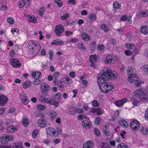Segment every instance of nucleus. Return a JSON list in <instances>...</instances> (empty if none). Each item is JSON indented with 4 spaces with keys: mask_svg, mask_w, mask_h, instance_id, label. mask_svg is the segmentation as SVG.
<instances>
[{
    "mask_svg": "<svg viewBox=\"0 0 148 148\" xmlns=\"http://www.w3.org/2000/svg\"><path fill=\"white\" fill-rule=\"evenodd\" d=\"M148 86L146 88L145 91H143L140 89L136 90L135 92V95L137 98L140 99L142 102H145L148 101Z\"/></svg>",
    "mask_w": 148,
    "mask_h": 148,
    "instance_id": "7ed1b4c3",
    "label": "nucleus"
},
{
    "mask_svg": "<svg viewBox=\"0 0 148 148\" xmlns=\"http://www.w3.org/2000/svg\"><path fill=\"white\" fill-rule=\"evenodd\" d=\"M49 88V85L46 83H43L40 86V89L42 94L48 92Z\"/></svg>",
    "mask_w": 148,
    "mask_h": 148,
    "instance_id": "9b49d317",
    "label": "nucleus"
},
{
    "mask_svg": "<svg viewBox=\"0 0 148 148\" xmlns=\"http://www.w3.org/2000/svg\"><path fill=\"white\" fill-rule=\"evenodd\" d=\"M45 106L44 105L39 104L37 106V108L38 109L41 111H43L45 109Z\"/></svg>",
    "mask_w": 148,
    "mask_h": 148,
    "instance_id": "a18cd8bd",
    "label": "nucleus"
},
{
    "mask_svg": "<svg viewBox=\"0 0 148 148\" xmlns=\"http://www.w3.org/2000/svg\"><path fill=\"white\" fill-rule=\"evenodd\" d=\"M54 130V129L53 127H49L46 130L47 134L51 135L53 130Z\"/></svg>",
    "mask_w": 148,
    "mask_h": 148,
    "instance_id": "c9c22d12",
    "label": "nucleus"
},
{
    "mask_svg": "<svg viewBox=\"0 0 148 148\" xmlns=\"http://www.w3.org/2000/svg\"><path fill=\"white\" fill-rule=\"evenodd\" d=\"M31 84V82L29 81L25 82L23 84V88L25 89H26L29 87Z\"/></svg>",
    "mask_w": 148,
    "mask_h": 148,
    "instance_id": "4c0bfd02",
    "label": "nucleus"
},
{
    "mask_svg": "<svg viewBox=\"0 0 148 148\" xmlns=\"http://www.w3.org/2000/svg\"><path fill=\"white\" fill-rule=\"evenodd\" d=\"M47 96H48V92L42 94L39 97L40 101L42 102L47 103L49 104H51V99H49L48 98L45 97Z\"/></svg>",
    "mask_w": 148,
    "mask_h": 148,
    "instance_id": "423d86ee",
    "label": "nucleus"
},
{
    "mask_svg": "<svg viewBox=\"0 0 148 148\" xmlns=\"http://www.w3.org/2000/svg\"><path fill=\"white\" fill-rule=\"evenodd\" d=\"M76 112L78 113H83L84 110L82 109L77 108L76 109Z\"/></svg>",
    "mask_w": 148,
    "mask_h": 148,
    "instance_id": "e2e57ef3",
    "label": "nucleus"
},
{
    "mask_svg": "<svg viewBox=\"0 0 148 148\" xmlns=\"http://www.w3.org/2000/svg\"><path fill=\"white\" fill-rule=\"evenodd\" d=\"M100 117H97L95 119V124L97 125H99L100 124Z\"/></svg>",
    "mask_w": 148,
    "mask_h": 148,
    "instance_id": "5fc2aeb1",
    "label": "nucleus"
},
{
    "mask_svg": "<svg viewBox=\"0 0 148 148\" xmlns=\"http://www.w3.org/2000/svg\"><path fill=\"white\" fill-rule=\"evenodd\" d=\"M140 123L137 120H135L132 122L130 123V127L134 130H136L139 127Z\"/></svg>",
    "mask_w": 148,
    "mask_h": 148,
    "instance_id": "6e6552de",
    "label": "nucleus"
},
{
    "mask_svg": "<svg viewBox=\"0 0 148 148\" xmlns=\"http://www.w3.org/2000/svg\"><path fill=\"white\" fill-rule=\"evenodd\" d=\"M127 19V15H123L121 18V21H126Z\"/></svg>",
    "mask_w": 148,
    "mask_h": 148,
    "instance_id": "0e129e2a",
    "label": "nucleus"
},
{
    "mask_svg": "<svg viewBox=\"0 0 148 148\" xmlns=\"http://www.w3.org/2000/svg\"><path fill=\"white\" fill-rule=\"evenodd\" d=\"M94 131L95 134L98 136L100 135V133L98 129L97 128H95L94 130Z\"/></svg>",
    "mask_w": 148,
    "mask_h": 148,
    "instance_id": "603ef678",
    "label": "nucleus"
},
{
    "mask_svg": "<svg viewBox=\"0 0 148 148\" xmlns=\"http://www.w3.org/2000/svg\"><path fill=\"white\" fill-rule=\"evenodd\" d=\"M78 119L79 120H82L83 119H89L85 114H80L79 115L77 116Z\"/></svg>",
    "mask_w": 148,
    "mask_h": 148,
    "instance_id": "f704fd0d",
    "label": "nucleus"
},
{
    "mask_svg": "<svg viewBox=\"0 0 148 148\" xmlns=\"http://www.w3.org/2000/svg\"><path fill=\"white\" fill-rule=\"evenodd\" d=\"M107 126H105L103 129V132L105 136H109L110 135L111 133L110 132L107 130Z\"/></svg>",
    "mask_w": 148,
    "mask_h": 148,
    "instance_id": "c756f323",
    "label": "nucleus"
},
{
    "mask_svg": "<svg viewBox=\"0 0 148 148\" xmlns=\"http://www.w3.org/2000/svg\"><path fill=\"white\" fill-rule=\"evenodd\" d=\"M59 134V133L58 132H56L54 130H53L52 134H51V136H57Z\"/></svg>",
    "mask_w": 148,
    "mask_h": 148,
    "instance_id": "4d7b16f0",
    "label": "nucleus"
},
{
    "mask_svg": "<svg viewBox=\"0 0 148 148\" xmlns=\"http://www.w3.org/2000/svg\"><path fill=\"white\" fill-rule=\"evenodd\" d=\"M117 76V75L112 73L110 68L104 69L103 72L98 75L97 78V82L101 91L103 90L102 88L106 90L108 83L106 82V81L114 79Z\"/></svg>",
    "mask_w": 148,
    "mask_h": 148,
    "instance_id": "f257e3e1",
    "label": "nucleus"
},
{
    "mask_svg": "<svg viewBox=\"0 0 148 148\" xmlns=\"http://www.w3.org/2000/svg\"><path fill=\"white\" fill-rule=\"evenodd\" d=\"M25 16H26L27 19V21L29 23H36V22L37 19L33 15H28L25 14Z\"/></svg>",
    "mask_w": 148,
    "mask_h": 148,
    "instance_id": "f8f14e48",
    "label": "nucleus"
},
{
    "mask_svg": "<svg viewBox=\"0 0 148 148\" xmlns=\"http://www.w3.org/2000/svg\"><path fill=\"white\" fill-rule=\"evenodd\" d=\"M127 71L129 77L128 81L131 83H135L136 86H140L141 85L140 81L138 78V75L133 73V68L132 67H129Z\"/></svg>",
    "mask_w": 148,
    "mask_h": 148,
    "instance_id": "f03ea898",
    "label": "nucleus"
},
{
    "mask_svg": "<svg viewBox=\"0 0 148 148\" xmlns=\"http://www.w3.org/2000/svg\"><path fill=\"white\" fill-rule=\"evenodd\" d=\"M118 148H128V146L124 143H121L117 146Z\"/></svg>",
    "mask_w": 148,
    "mask_h": 148,
    "instance_id": "e433bc0d",
    "label": "nucleus"
},
{
    "mask_svg": "<svg viewBox=\"0 0 148 148\" xmlns=\"http://www.w3.org/2000/svg\"><path fill=\"white\" fill-rule=\"evenodd\" d=\"M17 130L16 127L14 125H11L9 126L6 130L8 132L12 133L14 132Z\"/></svg>",
    "mask_w": 148,
    "mask_h": 148,
    "instance_id": "aec40b11",
    "label": "nucleus"
},
{
    "mask_svg": "<svg viewBox=\"0 0 148 148\" xmlns=\"http://www.w3.org/2000/svg\"><path fill=\"white\" fill-rule=\"evenodd\" d=\"M8 101V99L6 96L0 94V105L1 106L5 105Z\"/></svg>",
    "mask_w": 148,
    "mask_h": 148,
    "instance_id": "9d476101",
    "label": "nucleus"
},
{
    "mask_svg": "<svg viewBox=\"0 0 148 148\" xmlns=\"http://www.w3.org/2000/svg\"><path fill=\"white\" fill-rule=\"evenodd\" d=\"M127 98L123 99L121 100L116 101L115 103L117 106L120 107L121 106H123L124 104L127 102Z\"/></svg>",
    "mask_w": 148,
    "mask_h": 148,
    "instance_id": "a211bd4d",
    "label": "nucleus"
},
{
    "mask_svg": "<svg viewBox=\"0 0 148 148\" xmlns=\"http://www.w3.org/2000/svg\"><path fill=\"white\" fill-rule=\"evenodd\" d=\"M38 130L37 129H35L33 130L32 135L34 138H35L36 137L38 133Z\"/></svg>",
    "mask_w": 148,
    "mask_h": 148,
    "instance_id": "ea45409f",
    "label": "nucleus"
},
{
    "mask_svg": "<svg viewBox=\"0 0 148 148\" xmlns=\"http://www.w3.org/2000/svg\"><path fill=\"white\" fill-rule=\"evenodd\" d=\"M68 3L69 4H72L73 5H75L76 3V2L75 0H69Z\"/></svg>",
    "mask_w": 148,
    "mask_h": 148,
    "instance_id": "338daca9",
    "label": "nucleus"
},
{
    "mask_svg": "<svg viewBox=\"0 0 148 148\" xmlns=\"http://www.w3.org/2000/svg\"><path fill=\"white\" fill-rule=\"evenodd\" d=\"M89 18L91 21H94L96 19V16L95 14H91L89 16Z\"/></svg>",
    "mask_w": 148,
    "mask_h": 148,
    "instance_id": "58836bf2",
    "label": "nucleus"
},
{
    "mask_svg": "<svg viewBox=\"0 0 148 148\" xmlns=\"http://www.w3.org/2000/svg\"><path fill=\"white\" fill-rule=\"evenodd\" d=\"M131 100L132 101V104L135 106H137L140 103L139 101L133 97L131 98Z\"/></svg>",
    "mask_w": 148,
    "mask_h": 148,
    "instance_id": "2f4dec72",
    "label": "nucleus"
},
{
    "mask_svg": "<svg viewBox=\"0 0 148 148\" xmlns=\"http://www.w3.org/2000/svg\"><path fill=\"white\" fill-rule=\"evenodd\" d=\"M20 97L24 105H26L28 103L29 101L27 99V95L24 92L21 93Z\"/></svg>",
    "mask_w": 148,
    "mask_h": 148,
    "instance_id": "0eeeda50",
    "label": "nucleus"
},
{
    "mask_svg": "<svg viewBox=\"0 0 148 148\" xmlns=\"http://www.w3.org/2000/svg\"><path fill=\"white\" fill-rule=\"evenodd\" d=\"M69 14L68 13H66L61 17V18L63 20H65L69 17Z\"/></svg>",
    "mask_w": 148,
    "mask_h": 148,
    "instance_id": "864d4df0",
    "label": "nucleus"
},
{
    "mask_svg": "<svg viewBox=\"0 0 148 148\" xmlns=\"http://www.w3.org/2000/svg\"><path fill=\"white\" fill-rule=\"evenodd\" d=\"M54 2L57 4L58 7H61L63 3L60 0H54Z\"/></svg>",
    "mask_w": 148,
    "mask_h": 148,
    "instance_id": "a19ab883",
    "label": "nucleus"
},
{
    "mask_svg": "<svg viewBox=\"0 0 148 148\" xmlns=\"http://www.w3.org/2000/svg\"><path fill=\"white\" fill-rule=\"evenodd\" d=\"M11 32L14 35H16L18 34V31L16 28H14L13 29H12L11 30Z\"/></svg>",
    "mask_w": 148,
    "mask_h": 148,
    "instance_id": "8fccbe9b",
    "label": "nucleus"
},
{
    "mask_svg": "<svg viewBox=\"0 0 148 148\" xmlns=\"http://www.w3.org/2000/svg\"><path fill=\"white\" fill-rule=\"evenodd\" d=\"M34 43V44L36 51L38 52L41 48V46L40 44L38 42H35Z\"/></svg>",
    "mask_w": 148,
    "mask_h": 148,
    "instance_id": "473e14b6",
    "label": "nucleus"
},
{
    "mask_svg": "<svg viewBox=\"0 0 148 148\" xmlns=\"http://www.w3.org/2000/svg\"><path fill=\"white\" fill-rule=\"evenodd\" d=\"M82 38L86 41L89 40L90 39V36L85 33H83L82 35Z\"/></svg>",
    "mask_w": 148,
    "mask_h": 148,
    "instance_id": "7c9ffc66",
    "label": "nucleus"
},
{
    "mask_svg": "<svg viewBox=\"0 0 148 148\" xmlns=\"http://www.w3.org/2000/svg\"><path fill=\"white\" fill-rule=\"evenodd\" d=\"M45 9L44 8L42 7L40 8L39 10V14L40 16H42L44 12Z\"/></svg>",
    "mask_w": 148,
    "mask_h": 148,
    "instance_id": "13d9d810",
    "label": "nucleus"
},
{
    "mask_svg": "<svg viewBox=\"0 0 148 148\" xmlns=\"http://www.w3.org/2000/svg\"><path fill=\"white\" fill-rule=\"evenodd\" d=\"M64 28L61 24L56 25L54 29V32L56 35L58 36H60L62 34L64 31Z\"/></svg>",
    "mask_w": 148,
    "mask_h": 148,
    "instance_id": "20e7f679",
    "label": "nucleus"
},
{
    "mask_svg": "<svg viewBox=\"0 0 148 148\" xmlns=\"http://www.w3.org/2000/svg\"><path fill=\"white\" fill-rule=\"evenodd\" d=\"M113 88V87L112 86L108 83V86L106 90H105L104 88H102L103 90H102V91L103 92L108 93L110 91L112 90Z\"/></svg>",
    "mask_w": 148,
    "mask_h": 148,
    "instance_id": "5701e85b",
    "label": "nucleus"
},
{
    "mask_svg": "<svg viewBox=\"0 0 148 148\" xmlns=\"http://www.w3.org/2000/svg\"><path fill=\"white\" fill-rule=\"evenodd\" d=\"M61 97V94L60 92L57 93L55 95V98L53 99H55V100L58 99V100H60V99Z\"/></svg>",
    "mask_w": 148,
    "mask_h": 148,
    "instance_id": "49530a36",
    "label": "nucleus"
},
{
    "mask_svg": "<svg viewBox=\"0 0 148 148\" xmlns=\"http://www.w3.org/2000/svg\"><path fill=\"white\" fill-rule=\"evenodd\" d=\"M33 83L34 85H38L40 83V81L39 79H35V80L33 81Z\"/></svg>",
    "mask_w": 148,
    "mask_h": 148,
    "instance_id": "6e6d98bb",
    "label": "nucleus"
},
{
    "mask_svg": "<svg viewBox=\"0 0 148 148\" xmlns=\"http://www.w3.org/2000/svg\"><path fill=\"white\" fill-rule=\"evenodd\" d=\"M116 61V59L115 57L108 55L106 57L105 62L106 64H111L115 63Z\"/></svg>",
    "mask_w": 148,
    "mask_h": 148,
    "instance_id": "39448f33",
    "label": "nucleus"
},
{
    "mask_svg": "<svg viewBox=\"0 0 148 148\" xmlns=\"http://www.w3.org/2000/svg\"><path fill=\"white\" fill-rule=\"evenodd\" d=\"M143 17H146L148 16V11L146 10H143Z\"/></svg>",
    "mask_w": 148,
    "mask_h": 148,
    "instance_id": "052dcab7",
    "label": "nucleus"
},
{
    "mask_svg": "<svg viewBox=\"0 0 148 148\" xmlns=\"http://www.w3.org/2000/svg\"><path fill=\"white\" fill-rule=\"evenodd\" d=\"M140 130L143 134L146 135H148V128L146 126H143Z\"/></svg>",
    "mask_w": 148,
    "mask_h": 148,
    "instance_id": "393cba45",
    "label": "nucleus"
},
{
    "mask_svg": "<svg viewBox=\"0 0 148 148\" xmlns=\"http://www.w3.org/2000/svg\"><path fill=\"white\" fill-rule=\"evenodd\" d=\"M141 33L145 35H147L148 33V28L145 25H143L141 26Z\"/></svg>",
    "mask_w": 148,
    "mask_h": 148,
    "instance_id": "6ab92c4d",
    "label": "nucleus"
},
{
    "mask_svg": "<svg viewBox=\"0 0 148 148\" xmlns=\"http://www.w3.org/2000/svg\"><path fill=\"white\" fill-rule=\"evenodd\" d=\"M23 125L27 127L29 125L28 121L27 118H24L22 122Z\"/></svg>",
    "mask_w": 148,
    "mask_h": 148,
    "instance_id": "c03bdc74",
    "label": "nucleus"
},
{
    "mask_svg": "<svg viewBox=\"0 0 148 148\" xmlns=\"http://www.w3.org/2000/svg\"><path fill=\"white\" fill-rule=\"evenodd\" d=\"M119 124L122 127H125L127 128L129 125L127 121L124 120H121L119 121Z\"/></svg>",
    "mask_w": 148,
    "mask_h": 148,
    "instance_id": "b1692460",
    "label": "nucleus"
},
{
    "mask_svg": "<svg viewBox=\"0 0 148 148\" xmlns=\"http://www.w3.org/2000/svg\"><path fill=\"white\" fill-rule=\"evenodd\" d=\"M57 115V113L55 112H53L51 113L50 116L52 121H53L56 118Z\"/></svg>",
    "mask_w": 148,
    "mask_h": 148,
    "instance_id": "72a5a7b5",
    "label": "nucleus"
},
{
    "mask_svg": "<svg viewBox=\"0 0 148 148\" xmlns=\"http://www.w3.org/2000/svg\"><path fill=\"white\" fill-rule=\"evenodd\" d=\"M145 119L148 121V108L146 109L145 111Z\"/></svg>",
    "mask_w": 148,
    "mask_h": 148,
    "instance_id": "774afa93",
    "label": "nucleus"
},
{
    "mask_svg": "<svg viewBox=\"0 0 148 148\" xmlns=\"http://www.w3.org/2000/svg\"><path fill=\"white\" fill-rule=\"evenodd\" d=\"M9 136L8 135H4L2 137L0 138V141L3 144H5L8 141L13 140L14 138L12 137L11 138L9 139L8 138Z\"/></svg>",
    "mask_w": 148,
    "mask_h": 148,
    "instance_id": "1a4fd4ad",
    "label": "nucleus"
},
{
    "mask_svg": "<svg viewBox=\"0 0 148 148\" xmlns=\"http://www.w3.org/2000/svg\"><path fill=\"white\" fill-rule=\"evenodd\" d=\"M32 76L35 79H39L41 76V73L39 71L33 72Z\"/></svg>",
    "mask_w": 148,
    "mask_h": 148,
    "instance_id": "412c9836",
    "label": "nucleus"
},
{
    "mask_svg": "<svg viewBox=\"0 0 148 148\" xmlns=\"http://www.w3.org/2000/svg\"><path fill=\"white\" fill-rule=\"evenodd\" d=\"M144 70L145 71L146 73L148 74V65H145L144 66Z\"/></svg>",
    "mask_w": 148,
    "mask_h": 148,
    "instance_id": "69168bd1",
    "label": "nucleus"
},
{
    "mask_svg": "<svg viewBox=\"0 0 148 148\" xmlns=\"http://www.w3.org/2000/svg\"><path fill=\"white\" fill-rule=\"evenodd\" d=\"M55 100L53 99H51V104H49V105H54L55 107H57L58 106V103Z\"/></svg>",
    "mask_w": 148,
    "mask_h": 148,
    "instance_id": "79ce46f5",
    "label": "nucleus"
},
{
    "mask_svg": "<svg viewBox=\"0 0 148 148\" xmlns=\"http://www.w3.org/2000/svg\"><path fill=\"white\" fill-rule=\"evenodd\" d=\"M93 106L95 107H97L99 106V103L96 100H95L93 101L92 103Z\"/></svg>",
    "mask_w": 148,
    "mask_h": 148,
    "instance_id": "09e8293b",
    "label": "nucleus"
},
{
    "mask_svg": "<svg viewBox=\"0 0 148 148\" xmlns=\"http://www.w3.org/2000/svg\"><path fill=\"white\" fill-rule=\"evenodd\" d=\"M83 127L86 129L91 128L92 127L91 123L86 120H84L82 123Z\"/></svg>",
    "mask_w": 148,
    "mask_h": 148,
    "instance_id": "4468645a",
    "label": "nucleus"
},
{
    "mask_svg": "<svg viewBox=\"0 0 148 148\" xmlns=\"http://www.w3.org/2000/svg\"><path fill=\"white\" fill-rule=\"evenodd\" d=\"M113 6L114 8L118 9L120 7L121 4H119L118 2H116L113 3Z\"/></svg>",
    "mask_w": 148,
    "mask_h": 148,
    "instance_id": "37998d69",
    "label": "nucleus"
},
{
    "mask_svg": "<svg viewBox=\"0 0 148 148\" xmlns=\"http://www.w3.org/2000/svg\"><path fill=\"white\" fill-rule=\"evenodd\" d=\"M64 44V42L62 40H56L53 41L51 42V45H62Z\"/></svg>",
    "mask_w": 148,
    "mask_h": 148,
    "instance_id": "bb28decb",
    "label": "nucleus"
},
{
    "mask_svg": "<svg viewBox=\"0 0 148 148\" xmlns=\"http://www.w3.org/2000/svg\"><path fill=\"white\" fill-rule=\"evenodd\" d=\"M101 148H110V147L109 145H106L104 142H102L101 145Z\"/></svg>",
    "mask_w": 148,
    "mask_h": 148,
    "instance_id": "3c124183",
    "label": "nucleus"
},
{
    "mask_svg": "<svg viewBox=\"0 0 148 148\" xmlns=\"http://www.w3.org/2000/svg\"><path fill=\"white\" fill-rule=\"evenodd\" d=\"M47 123V121L42 118H40L38 119V125L41 128L45 127Z\"/></svg>",
    "mask_w": 148,
    "mask_h": 148,
    "instance_id": "ddd939ff",
    "label": "nucleus"
},
{
    "mask_svg": "<svg viewBox=\"0 0 148 148\" xmlns=\"http://www.w3.org/2000/svg\"><path fill=\"white\" fill-rule=\"evenodd\" d=\"M89 60L90 62V66L94 67L95 64L97 61V57L94 55H91L90 56Z\"/></svg>",
    "mask_w": 148,
    "mask_h": 148,
    "instance_id": "2eb2a0df",
    "label": "nucleus"
},
{
    "mask_svg": "<svg viewBox=\"0 0 148 148\" xmlns=\"http://www.w3.org/2000/svg\"><path fill=\"white\" fill-rule=\"evenodd\" d=\"M125 53L126 55L129 56L132 53V52L130 50H126L125 51Z\"/></svg>",
    "mask_w": 148,
    "mask_h": 148,
    "instance_id": "680f3d73",
    "label": "nucleus"
},
{
    "mask_svg": "<svg viewBox=\"0 0 148 148\" xmlns=\"http://www.w3.org/2000/svg\"><path fill=\"white\" fill-rule=\"evenodd\" d=\"M27 4V6H29V4L27 3V2L25 1L22 0L20 1H19V4L18 5V6L20 8H23L24 6L25 5Z\"/></svg>",
    "mask_w": 148,
    "mask_h": 148,
    "instance_id": "cd10ccee",
    "label": "nucleus"
},
{
    "mask_svg": "<svg viewBox=\"0 0 148 148\" xmlns=\"http://www.w3.org/2000/svg\"><path fill=\"white\" fill-rule=\"evenodd\" d=\"M68 111L70 114L73 115L75 114V113L76 112V109H75L74 107L73 106H69Z\"/></svg>",
    "mask_w": 148,
    "mask_h": 148,
    "instance_id": "a878e982",
    "label": "nucleus"
},
{
    "mask_svg": "<svg viewBox=\"0 0 148 148\" xmlns=\"http://www.w3.org/2000/svg\"><path fill=\"white\" fill-rule=\"evenodd\" d=\"M11 64L13 67L16 68L20 67L21 65V63L16 59L13 60Z\"/></svg>",
    "mask_w": 148,
    "mask_h": 148,
    "instance_id": "f3484780",
    "label": "nucleus"
},
{
    "mask_svg": "<svg viewBox=\"0 0 148 148\" xmlns=\"http://www.w3.org/2000/svg\"><path fill=\"white\" fill-rule=\"evenodd\" d=\"M104 48V45L103 44H99L97 47V49L99 50H103Z\"/></svg>",
    "mask_w": 148,
    "mask_h": 148,
    "instance_id": "bf43d9fd",
    "label": "nucleus"
},
{
    "mask_svg": "<svg viewBox=\"0 0 148 148\" xmlns=\"http://www.w3.org/2000/svg\"><path fill=\"white\" fill-rule=\"evenodd\" d=\"M100 27L101 29H103L105 32H108L109 31V29L108 26L105 24H102Z\"/></svg>",
    "mask_w": 148,
    "mask_h": 148,
    "instance_id": "c85d7f7f",
    "label": "nucleus"
},
{
    "mask_svg": "<svg viewBox=\"0 0 148 148\" xmlns=\"http://www.w3.org/2000/svg\"><path fill=\"white\" fill-rule=\"evenodd\" d=\"M93 143L92 141H88L84 145L83 148H92Z\"/></svg>",
    "mask_w": 148,
    "mask_h": 148,
    "instance_id": "4be33fe9",
    "label": "nucleus"
},
{
    "mask_svg": "<svg viewBox=\"0 0 148 148\" xmlns=\"http://www.w3.org/2000/svg\"><path fill=\"white\" fill-rule=\"evenodd\" d=\"M7 21L10 25L14 23V19L11 17L8 18L7 19Z\"/></svg>",
    "mask_w": 148,
    "mask_h": 148,
    "instance_id": "de8ad7c7",
    "label": "nucleus"
},
{
    "mask_svg": "<svg viewBox=\"0 0 148 148\" xmlns=\"http://www.w3.org/2000/svg\"><path fill=\"white\" fill-rule=\"evenodd\" d=\"M90 112L92 113H97V114L98 115H101V109L99 108H90Z\"/></svg>",
    "mask_w": 148,
    "mask_h": 148,
    "instance_id": "dca6fc26",
    "label": "nucleus"
}]
</instances>
